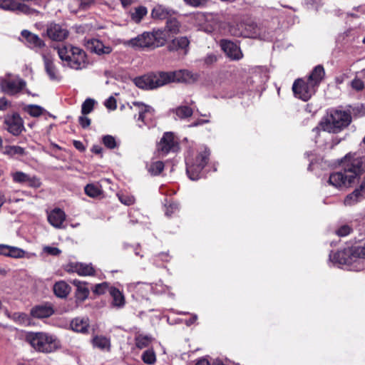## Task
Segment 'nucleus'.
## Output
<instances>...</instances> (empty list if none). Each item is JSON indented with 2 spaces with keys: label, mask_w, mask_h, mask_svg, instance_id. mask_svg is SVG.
Here are the masks:
<instances>
[{
  "label": "nucleus",
  "mask_w": 365,
  "mask_h": 365,
  "mask_svg": "<svg viewBox=\"0 0 365 365\" xmlns=\"http://www.w3.org/2000/svg\"><path fill=\"white\" fill-rule=\"evenodd\" d=\"M343 171L333 173L328 182L335 187H347L354 183L363 173L365 167V156L356 153L346 154L341 162Z\"/></svg>",
  "instance_id": "f257e3e1"
},
{
  "label": "nucleus",
  "mask_w": 365,
  "mask_h": 365,
  "mask_svg": "<svg viewBox=\"0 0 365 365\" xmlns=\"http://www.w3.org/2000/svg\"><path fill=\"white\" fill-rule=\"evenodd\" d=\"M167 34L164 31L156 30L144 32L135 38L124 41V45L134 48H155L163 46L167 41Z\"/></svg>",
  "instance_id": "f03ea898"
},
{
  "label": "nucleus",
  "mask_w": 365,
  "mask_h": 365,
  "mask_svg": "<svg viewBox=\"0 0 365 365\" xmlns=\"http://www.w3.org/2000/svg\"><path fill=\"white\" fill-rule=\"evenodd\" d=\"M26 341L36 351L42 353H51L60 347L57 338L46 332L29 333Z\"/></svg>",
  "instance_id": "7ed1b4c3"
},
{
  "label": "nucleus",
  "mask_w": 365,
  "mask_h": 365,
  "mask_svg": "<svg viewBox=\"0 0 365 365\" xmlns=\"http://www.w3.org/2000/svg\"><path fill=\"white\" fill-rule=\"evenodd\" d=\"M351 120L350 114L346 111L331 110L319 123L321 128L327 132L337 133L347 127Z\"/></svg>",
  "instance_id": "20e7f679"
},
{
  "label": "nucleus",
  "mask_w": 365,
  "mask_h": 365,
  "mask_svg": "<svg viewBox=\"0 0 365 365\" xmlns=\"http://www.w3.org/2000/svg\"><path fill=\"white\" fill-rule=\"evenodd\" d=\"M59 58L67 63V65L76 70L86 66V55L84 51L72 45L58 46L56 48Z\"/></svg>",
  "instance_id": "39448f33"
},
{
  "label": "nucleus",
  "mask_w": 365,
  "mask_h": 365,
  "mask_svg": "<svg viewBox=\"0 0 365 365\" xmlns=\"http://www.w3.org/2000/svg\"><path fill=\"white\" fill-rule=\"evenodd\" d=\"M127 106L135 118L138 115L137 120L141 122L138 124L140 128L143 125L150 127L154 125L155 110L150 106L138 101H133L131 104L128 103Z\"/></svg>",
  "instance_id": "423d86ee"
},
{
  "label": "nucleus",
  "mask_w": 365,
  "mask_h": 365,
  "mask_svg": "<svg viewBox=\"0 0 365 365\" xmlns=\"http://www.w3.org/2000/svg\"><path fill=\"white\" fill-rule=\"evenodd\" d=\"M210 155V150L203 148L193 161L187 162L186 171L190 179L195 180L200 178L202 170L208 163Z\"/></svg>",
  "instance_id": "0eeeda50"
},
{
  "label": "nucleus",
  "mask_w": 365,
  "mask_h": 365,
  "mask_svg": "<svg viewBox=\"0 0 365 365\" xmlns=\"http://www.w3.org/2000/svg\"><path fill=\"white\" fill-rule=\"evenodd\" d=\"M180 148V143L175 134L165 132L156 145V153L159 158H164L170 153H178Z\"/></svg>",
  "instance_id": "6e6552de"
},
{
  "label": "nucleus",
  "mask_w": 365,
  "mask_h": 365,
  "mask_svg": "<svg viewBox=\"0 0 365 365\" xmlns=\"http://www.w3.org/2000/svg\"><path fill=\"white\" fill-rule=\"evenodd\" d=\"M365 258V243L361 246L346 248L334 254V259L341 264H351Z\"/></svg>",
  "instance_id": "1a4fd4ad"
},
{
  "label": "nucleus",
  "mask_w": 365,
  "mask_h": 365,
  "mask_svg": "<svg viewBox=\"0 0 365 365\" xmlns=\"http://www.w3.org/2000/svg\"><path fill=\"white\" fill-rule=\"evenodd\" d=\"M231 35L237 37L256 38L259 35V29L252 21H242L232 25L229 29Z\"/></svg>",
  "instance_id": "9d476101"
},
{
  "label": "nucleus",
  "mask_w": 365,
  "mask_h": 365,
  "mask_svg": "<svg viewBox=\"0 0 365 365\" xmlns=\"http://www.w3.org/2000/svg\"><path fill=\"white\" fill-rule=\"evenodd\" d=\"M137 87L141 89L150 90L163 86L165 84L163 72L148 73L134 79Z\"/></svg>",
  "instance_id": "9b49d317"
},
{
  "label": "nucleus",
  "mask_w": 365,
  "mask_h": 365,
  "mask_svg": "<svg viewBox=\"0 0 365 365\" xmlns=\"http://www.w3.org/2000/svg\"><path fill=\"white\" fill-rule=\"evenodd\" d=\"M163 76L164 78L165 84L172 82L192 83L198 79L197 74L185 69L163 72Z\"/></svg>",
  "instance_id": "f8f14e48"
},
{
  "label": "nucleus",
  "mask_w": 365,
  "mask_h": 365,
  "mask_svg": "<svg viewBox=\"0 0 365 365\" xmlns=\"http://www.w3.org/2000/svg\"><path fill=\"white\" fill-rule=\"evenodd\" d=\"M317 88L307 81L303 79H297L292 85V91L294 96L304 101H308L316 92Z\"/></svg>",
  "instance_id": "ddd939ff"
},
{
  "label": "nucleus",
  "mask_w": 365,
  "mask_h": 365,
  "mask_svg": "<svg viewBox=\"0 0 365 365\" xmlns=\"http://www.w3.org/2000/svg\"><path fill=\"white\" fill-rule=\"evenodd\" d=\"M69 35V31L65 25L51 22L46 26V36L53 41H63Z\"/></svg>",
  "instance_id": "4468645a"
},
{
  "label": "nucleus",
  "mask_w": 365,
  "mask_h": 365,
  "mask_svg": "<svg viewBox=\"0 0 365 365\" xmlns=\"http://www.w3.org/2000/svg\"><path fill=\"white\" fill-rule=\"evenodd\" d=\"M1 88L8 95H15L19 93L26 86V82L20 78H6L0 81Z\"/></svg>",
  "instance_id": "2eb2a0df"
},
{
  "label": "nucleus",
  "mask_w": 365,
  "mask_h": 365,
  "mask_svg": "<svg viewBox=\"0 0 365 365\" xmlns=\"http://www.w3.org/2000/svg\"><path fill=\"white\" fill-rule=\"evenodd\" d=\"M4 123L6 129L14 135H19L24 129V121L18 113L7 115Z\"/></svg>",
  "instance_id": "dca6fc26"
},
{
  "label": "nucleus",
  "mask_w": 365,
  "mask_h": 365,
  "mask_svg": "<svg viewBox=\"0 0 365 365\" xmlns=\"http://www.w3.org/2000/svg\"><path fill=\"white\" fill-rule=\"evenodd\" d=\"M12 180L16 183L24 184L33 188H38L41 182L35 175H30L21 171H16L11 174Z\"/></svg>",
  "instance_id": "f3484780"
},
{
  "label": "nucleus",
  "mask_w": 365,
  "mask_h": 365,
  "mask_svg": "<svg viewBox=\"0 0 365 365\" xmlns=\"http://www.w3.org/2000/svg\"><path fill=\"white\" fill-rule=\"evenodd\" d=\"M68 272H76L80 276L95 275V269L91 264L81 262H70L66 268Z\"/></svg>",
  "instance_id": "a211bd4d"
},
{
  "label": "nucleus",
  "mask_w": 365,
  "mask_h": 365,
  "mask_svg": "<svg viewBox=\"0 0 365 365\" xmlns=\"http://www.w3.org/2000/svg\"><path fill=\"white\" fill-rule=\"evenodd\" d=\"M21 35L24 39V43L30 48H41L45 46L44 41L37 34L28 30H23Z\"/></svg>",
  "instance_id": "6ab92c4d"
},
{
  "label": "nucleus",
  "mask_w": 365,
  "mask_h": 365,
  "mask_svg": "<svg viewBox=\"0 0 365 365\" xmlns=\"http://www.w3.org/2000/svg\"><path fill=\"white\" fill-rule=\"evenodd\" d=\"M96 4V0H70L68 9L71 12L77 14L92 9Z\"/></svg>",
  "instance_id": "aec40b11"
},
{
  "label": "nucleus",
  "mask_w": 365,
  "mask_h": 365,
  "mask_svg": "<svg viewBox=\"0 0 365 365\" xmlns=\"http://www.w3.org/2000/svg\"><path fill=\"white\" fill-rule=\"evenodd\" d=\"M221 47L231 58L239 60L242 58V53L240 47L235 43L227 40H222L221 41Z\"/></svg>",
  "instance_id": "412c9836"
},
{
  "label": "nucleus",
  "mask_w": 365,
  "mask_h": 365,
  "mask_svg": "<svg viewBox=\"0 0 365 365\" xmlns=\"http://www.w3.org/2000/svg\"><path fill=\"white\" fill-rule=\"evenodd\" d=\"M45 71L48 76L50 80L53 81H60L61 76L54 65L51 57L43 55Z\"/></svg>",
  "instance_id": "4be33fe9"
},
{
  "label": "nucleus",
  "mask_w": 365,
  "mask_h": 365,
  "mask_svg": "<svg viewBox=\"0 0 365 365\" xmlns=\"http://www.w3.org/2000/svg\"><path fill=\"white\" fill-rule=\"evenodd\" d=\"M65 220L66 214L59 208L53 210L48 215V222L56 228H61Z\"/></svg>",
  "instance_id": "5701e85b"
},
{
  "label": "nucleus",
  "mask_w": 365,
  "mask_h": 365,
  "mask_svg": "<svg viewBox=\"0 0 365 365\" xmlns=\"http://www.w3.org/2000/svg\"><path fill=\"white\" fill-rule=\"evenodd\" d=\"M88 48L97 54H108L111 53L112 48L109 46H105L102 41L98 39H91L88 41Z\"/></svg>",
  "instance_id": "b1692460"
},
{
  "label": "nucleus",
  "mask_w": 365,
  "mask_h": 365,
  "mask_svg": "<svg viewBox=\"0 0 365 365\" xmlns=\"http://www.w3.org/2000/svg\"><path fill=\"white\" fill-rule=\"evenodd\" d=\"M324 76L325 71L324 67L322 65H318L314 68L307 80L317 88Z\"/></svg>",
  "instance_id": "393cba45"
},
{
  "label": "nucleus",
  "mask_w": 365,
  "mask_h": 365,
  "mask_svg": "<svg viewBox=\"0 0 365 365\" xmlns=\"http://www.w3.org/2000/svg\"><path fill=\"white\" fill-rule=\"evenodd\" d=\"M53 312V309L50 304L36 306L31 310V314L38 319L49 317Z\"/></svg>",
  "instance_id": "a878e982"
},
{
  "label": "nucleus",
  "mask_w": 365,
  "mask_h": 365,
  "mask_svg": "<svg viewBox=\"0 0 365 365\" xmlns=\"http://www.w3.org/2000/svg\"><path fill=\"white\" fill-rule=\"evenodd\" d=\"M72 283L76 287V299L80 302L86 300L89 295V289L87 287V284L78 279L73 280Z\"/></svg>",
  "instance_id": "bb28decb"
},
{
  "label": "nucleus",
  "mask_w": 365,
  "mask_h": 365,
  "mask_svg": "<svg viewBox=\"0 0 365 365\" xmlns=\"http://www.w3.org/2000/svg\"><path fill=\"white\" fill-rule=\"evenodd\" d=\"M173 10L163 5L155 6L151 12V16L153 19L163 20L171 16L173 14Z\"/></svg>",
  "instance_id": "cd10ccee"
},
{
  "label": "nucleus",
  "mask_w": 365,
  "mask_h": 365,
  "mask_svg": "<svg viewBox=\"0 0 365 365\" xmlns=\"http://www.w3.org/2000/svg\"><path fill=\"white\" fill-rule=\"evenodd\" d=\"M110 295L113 298L112 305L114 307L122 308L124 307L125 300L123 294L117 288H110Z\"/></svg>",
  "instance_id": "c85d7f7f"
},
{
  "label": "nucleus",
  "mask_w": 365,
  "mask_h": 365,
  "mask_svg": "<svg viewBox=\"0 0 365 365\" xmlns=\"http://www.w3.org/2000/svg\"><path fill=\"white\" fill-rule=\"evenodd\" d=\"M93 346L104 351H110V340L104 336H95L92 339Z\"/></svg>",
  "instance_id": "c756f323"
},
{
  "label": "nucleus",
  "mask_w": 365,
  "mask_h": 365,
  "mask_svg": "<svg viewBox=\"0 0 365 365\" xmlns=\"http://www.w3.org/2000/svg\"><path fill=\"white\" fill-rule=\"evenodd\" d=\"M71 329L76 332L85 333L88 331V322L87 319L76 318L71 322Z\"/></svg>",
  "instance_id": "7c9ffc66"
},
{
  "label": "nucleus",
  "mask_w": 365,
  "mask_h": 365,
  "mask_svg": "<svg viewBox=\"0 0 365 365\" xmlns=\"http://www.w3.org/2000/svg\"><path fill=\"white\" fill-rule=\"evenodd\" d=\"M189 40L186 37H179L173 39L168 45V50L170 51L179 49H186L189 46Z\"/></svg>",
  "instance_id": "2f4dec72"
},
{
  "label": "nucleus",
  "mask_w": 365,
  "mask_h": 365,
  "mask_svg": "<svg viewBox=\"0 0 365 365\" xmlns=\"http://www.w3.org/2000/svg\"><path fill=\"white\" fill-rule=\"evenodd\" d=\"M53 292L57 297L63 298L70 293L71 287L66 282L60 281L54 284Z\"/></svg>",
  "instance_id": "473e14b6"
},
{
  "label": "nucleus",
  "mask_w": 365,
  "mask_h": 365,
  "mask_svg": "<svg viewBox=\"0 0 365 365\" xmlns=\"http://www.w3.org/2000/svg\"><path fill=\"white\" fill-rule=\"evenodd\" d=\"M174 113L178 118L185 119L192 116L193 110L187 106H180L175 109Z\"/></svg>",
  "instance_id": "72a5a7b5"
},
{
  "label": "nucleus",
  "mask_w": 365,
  "mask_h": 365,
  "mask_svg": "<svg viewBox=\"0 0 365 365\" xmlns=\"http://www.w3.org/2000/svg\"><path fill=\"white\" fill-rule=\"evenodd\" d=\"M147 13L148 10L146 7L140 6L135 8L134 11L130 14V17L134 22L138 24L141 21Z\"/></svg>",
  "instance_id": "f704fd0d"
},
{
  "label": "nucleus",
  "mask_w": 365,
  "mask_h": 365,
  "mask_svg": "<svg viewBox=\"0 0 365 365\" xmlns=\"http://www.w3.org/2000/svg\"><path fill=\"white\" fill-rule=\"evenodd\" d=\"M85 193L91 197H97L102 194L100 185L96 184H88L84 188Z\"/></svg>",
  "instance_id": "c9c22d12"
},
{
  "label": "nucleus",
  "mask_w": 365,
  "mask_h": 365,
  "mask_svg": "<svg viewBox=\"0 0 365 365\" xmlns=\"http://www.w3.org/2000/svg\"><path fill=\"white\" fill-rule=\"evenodd\" d=\"M164 163L160 160L152 162L148 166V170L152 175H158L164 170Z\"/></svg>",
  "instance_id": "e433bc0d"
},
{
  "label": "nucleus",
  "mask_w": 365,
  "mask_h": 365,
  "mask_svg": "<svg viewBox=\"0 0 365 365\" xmlns=\"http://www.w3.org/2000/svg\"><path fill=\"white\" fill-rule=\"evenodd\" d=\"M152 338L148 335L138 334L135 338V345L139 349H143L149 346Z\"/></svg>",
  "instance_id": "4c0bfd02"
},
{
  "label": "nucleus",
  "mask_w": 365,
  "mask_h": 365,
  "mask_svg": "<svg viewBox=\"0 0 365 365\" xmlns=\"http://www.w3.org/2000/svg\"><path fill=\"white\" fill-rule=\"evenodd\" d=\"M4 153L11 157L20 156L24 154V149L17 145L6 146Z\"/></svg>",
  "instance_id": "58836bf2"
},
{
  "label": "nucleus",
  "mask_w": 365,
  "mask_h": 365,
  "mask_svg": "<svg viewBox=\"0 0 365 365\" xmlns=\"http://www.w3.org/2000/svg\"><path fill=\"white\" fill-rule=\"evenodd\" d=\"M24 110L32 117H39L45 112V109L38 105H28Z\"/></svg>",
  "instance_id": "ea45409f"
},
{
  "label": "nucleus",
  "mask_w": 365,
  "mask_h": 365,
  "mask_svg": "<svg viewBox=\"0 0 365 365\" xmlns=\"http://www.w3.org/2000/svg\"><path fill=\"white\" fill-rule=\"evenodd\" d=\"M361 199H363V197L359 194V191L354 190L352 193L346 197L344 202L346 206H352Z\"/></svg>",
  "instance_id": "a19ab883"
},
{
  "label": "nucleus",
  "mask_w": 365,
  "mask_h": 365,
  "mask_svg": "<svg viewBox=\"0 0 365 365\" xmlns=\"http://www.w3.org/2000/svg\"><path fill=\"white\" fill-rule=\"evenodd\" d=\"M16 9L15 11L21 12L23 14H27V15H34V14H38L39 12L36 11V9L30 8L29 6L26 5L25 4H21V3H16Z\"/></svg>",
  "instance_id": "79ce46f5"
},
{
  "label": "nucleus",
  "mask_w": 365,
  "mask_h": 365,
  "mask_svg": "<svg viewBox=\"0 0 365 365\" xmlns=\"http://www.w3.org/2000/svg\"><path fill=\"white\" fill-rule=\"evenodd\" d=\"M11 319L14 322L24 325L28 324L29 321L27 314L22 312L13 313L11 315Z\"/></svg>",
  "instance_id": "37998d69"
},
{
  "label": "nucleus",
  "mask_w": 365,
  "mask_h": 365,
  "mask_svg": "<svg viewBox=\"0 0 365 365\" xmlns=\"http://www.w3.org/2000/svg\"><path fill=\"white\" fill-rule=\"evenodd\" d=\"M112 287L109 285L107 282H103L101 284H97L95 285L94 289H93V292L96 294H103L106 292H108L110 293V288Z\"/></svg>",
  "instance_id": "c03bdc74"
},
{
  "label": "nucleus",
  "mask_w": 365,
  "mask_h": 365,
  "mask_svg": "<svg viewBox=\"0 0 365 365\" xmlns=\"http://www.w3.org/2000/svg\"><path fill=\"white\" fill-rule=\"evenodd\" d=\"M95 101L91 98L86 99L82 104L81 113L83 115H87L90 113L94 107Z\"/></svg>",
  "instance_id": "a18cd8bd"
},
{
  "label": "nucleus",
  "mask_w": 365,
  "mask_h": 365,
  "mask_svg": "<svg viewBox=\"0 0 365 365\" xmlns=\"http://www.w3.org/2000/svg\"><path fill=\"white\" fill-rule=\"evenodd\" d=\"M166 28L170 32L177 34L179 31L180 23L176 19H170L167 21Z\"/></svg>",
  "instance_id": "49530a36"
},
{
  "label": "nucleus",
  "mask_w": 365,
  "mask_h": 365,
  "mask_svg": "<svg viewBox=\"0 0 365 365\" xmlns=\"http://www.w3.org/2000/svg\"><path fill=\"white\" fill-rule=\"evenodd\" d=\"M143 361L148 364H153L155 362L156 357L153 350H146L142 355Z\"/></svg>",
  "instance_id": "de8ad7c7"
},
{
  "label": "nucleus",
  "mask_w": 365,
  "mask_h": 365,
  "mask_svg": "<svg viewBox=\"0 0 365 365\" xmlns=\"http://www.w3.org/2000/svg\"><path fill=\"white\" fill-rule=\"evenodd\" d=\"M118 197L121 203L125 205H133L135 202L134 196L128 194H118Z\"/></svg>",
  "instance_id": "09e8293b"
},
{
  "label": "nucleus",
  "mask_w": 365,
  "mask_h": 365,
  "mask_svg": "<svg viewBox=\"0 0 365 365\" xmlns=\"http://www.w3.org/2000/svg\"><path fill=\"white\" fill-rule=\"evenodd\" d=\"M16 3L14 0H0V8L4 10L15 11L17 8Z\"/></svg>",
  "instance_id": "8fccbe9b"
},
{
  "label": "nucleus",
  "mask_w": 365,
  "mask_h": 365,
  "mask_svg": "<svg viewBox=\"0 0 365 365\" xmlns=\"http://www.w3.org/2000/svg\"><path fill=\"white\" fill-rule=\"evenodd\" d=\"M26 252L24 250L11 246L9 257L12 258H23Z\"/></svg>",
  "instance_id": "3c124183"
},
{
  "label": "nucleus",
  "mask_w": 365,
  "mask_h": 365,
  "mask_svg": "<svg viewBox=\"0 0 365 365\" xmlns=\"http://www.w3.org/2000/svg\"><path fill=\"white\" fill-rule=\"evenodd\" d=\"M103 143L109 149H113L117 145L115 138L109 135L103 138Z\"/></svg>",
  "instance_id": "603ef678"
},
{
  "label": "nucleus",
  "mask_w": 365,
  "mask_h": 365,
  "mask_svg": "<svg viewBox=\"0 0 365 365\" xmlns=\"http://www.w3.org/2000/svg\"><path fill=\"white\" fill-rule=\"evenodd\" d=\"M352 231V228L347 225H344L341 226L336 231V234L340 237H345L351 233Z\"/></svg>",
  "instance_id": "864d4df0"
},
{
  "label": "nucleus",
  "mask_w": 365,
  "mask_h": 365,
  "mask_svg": "<svg viewBox=\"0 0 365 365\" xmlns=\"http://www.w3.org/2000/svg\"><path fill=\"white\" fill-rule=\"evenodd\" d=\"M178 210V205L175 202H170L168 206H165V215L167 216H171Z\"/></svg>",
  "instance_id": "5fc2aeb1"
},
{
  "label": "nucleus",
  "mask_w": 365,
  "mask_h": 365,
  "mask_svg": "<svg viewBox=\"0 0 365 365\" xmlns=\"http://www.w3.org/2000/svg\"><path fill=\"white\" fill-rule=\"evenodd\" d=\"M43 251L46 253L53 255V256H57V255H60L61 252V251L58 248L55 247H49V246L45 247L43 248Z\"/></svg>",
  "instance_id": "6e6d98bb"
},
{
  "label": "nucleus",
  "mask_w": 365,
  "mask_h": 365,
  "mask_svg": "<svg viewBox=\"0 0 365 365\" xmlns=\"http://www.w3.org/2000/svg\"><path fill=\"white\" fill-rule=\"evenodd\" d=\"M184 2L194 7H197L206 4L207 0H183Z\"/></svg>",
  "instance_id": "4d7b16f0"
},
{
  "label": "nucleus",
  "mask_w": 365,
  "mask_h": 365,
  "mask_svg": "<svg viewBox=\"0 0 365 365\" xmlns=\"http://www.w3.org/2000/svg\"><path fill=\"white\" fill-rule=\"evenodd\" d=\"M105 106L106 108L114 110L116 108V101L113 97H109L105 102Z\"/></svg>",
  "instance_id": "13d9d810"
},
{
  "label": "nucleus",
  "mask_w": 365,
  "mask_h": 365,
  "mask_svg": "<svg viewBox=\"0 0 365 365\" xmlns=\"http://www.w3.org/2000/svg\"><path fill=\"white\" fill-rule=\"evenodd\" d=\"M78 122L82 128H88L91 124V119L88 117L85 116V115L80 116L78 118Z\"/></svg>",
  "instance_id": "bf43d9fd"
},
{
  "label": "nucleus",
  "mask_w": 365,
  "mask_h": 365,
  "mask_svg": "<svg viewBox=\"0 0 365 365\" xmlns=\"http://www.w3.org/2000/svg\"><path fill=\"white\" fill-rule=\"evenodd\" d=\"M351 86L356 91H361L364 88V83L360 79H354L351 82Z\"/></svg>",
  "instance_id": "052dcab7"
},
{
  "label": "nucleus",
  "mask_w": 365,
  "mask_h": 365,
  "mask_svg": "<svg viewBox=\"0 0 365 365\" xmlns=\"http://www.w3.org/2000/svg\"><path fill=\"white\" fill-rule=\"evenodd\" d=\"M11 246L0 245V255L9 257Z\"/></svg>",
  "instance_id": "680f3d73"
},
{
  "label": "nucleus",
  "mask_w": 365,
  "mask_h": 365,
  "mask_svg": "<svg viewBox=\"0 0 365 365\" xmlns=\"http://www.w3.org/2000/svg\"><path fill=\"white\" fill-rule=\"evenodd\" d=\"M355 190L359 191V194L364 198L365 197V176L363 178V180L359 188Z\"/></svg>",
  "instance_id": "e2e57ef3"
},
{
  "label": "nucleus",
  "mask_w": 365,
  "mask_h": 365,
  "mask_svg": "<svg viewBox=\"0 0 365 365\" xmlns=\"http://www.w3.org/2000/svg\"><path fill=\"white\" fill-rule=\"evenodd\" d=\"M217 61V57L214 54H209L205 58V63L207 65L212 64Z\"/></svg>",
  "instance_id": "0e129e2a"
},
{
  "label": "nucleus",
  "mask_w": 365,
  "mask_h": 365,
  "mask_svg": "<svg viewBox=\"0 0 365 365\" xmlns=\"http://www.w3.org/2000/svg\"><path fill=\"white\" fill-rule=\"evenodd\" d=\"M73 145L78 150L83 151V150H85V147H84V145H83V143L81 141L74 140L73 141Z\"/></svg>",
  "instance_id": "69168bd1"
},
{
  "label": "nucleus",
  "mask_w": 365,
  "mask_h": 365,
  "mask_svg": "<svg viewBox=\"0 0 365 365\" xmlns=\"http://www.w3.org/2000/svg\"><path fill=\"white\" fill-rule=\"evenodd\" d=\"M209 122H210L209 120L199 119V120H196L195 122H194L192 124H191L190 126L191 127H196V126L202 125L204 123H208Z\"/></svg>",
  "instance_id": "338daca9"
},
{
  "label": "nucleus",
  "mask_w": 365,
  "mask_h": 365,
  "mask_svg": "<svg viewBox=\"0 0 365 365\" xmlns=\"http://www.w3.org/2000/svg\"><path fill=\"white\" fill-rule=\"evenodd\" d=\"M8 106V101L5 98H0V110H5Z\"/></svg>",
  "instance_id": "774afa93"
}]
</instances>
